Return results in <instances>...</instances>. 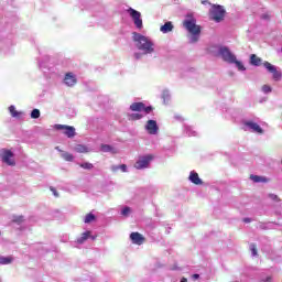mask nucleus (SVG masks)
<instances>
[{
	"label": "nucleus",
	"instance_id": "obj_15",
	"mask_svg": "<svg viewBox=\"0 0 282 282\" xmlns=\"http://www.w3.org/2000/svg\"><path fill=\"white\" fill-rule=\"evenodd\" d=\"M262 63L261 57L257 56V54L250 55V65H253L254 67H259Z\"/></svg>",
	"mask_w": 282,
	"mask_h": 282
},
{
	"label": "nucleus",
	"instance_id": "obj_23",
	"mask_svg": "<svg viewBox=\"0 0 282 282\" xmlns=\"http://www.w3.org/2000/svg\"><path fill=\"white\" fill-rule=\"evenodd\" d=\"M118 170H121L122 171V173H127V165L126 164H121V165H113L112 167H111V171L113 172V173H116V171H118Z\"/></svg>",
	"mask_w": 282,
	"mask_h": 282
},
{
	"label": "nucleus",
	"instance_id": "obj_37",
	"mask_svg": "<svg viewBox=\"0 0 282 282\" xmlns=\"http://www.w3.org/2000/svg\"><path fill=\"white\" fill-rule=\"evenodd\" d=\"M50 191L53 192V195H54L55 197H58V192L56 191V188L50 187Z\"/></svg>",
	"mask_w": 282,
	"mask_h": 282
},
{
	"label": "nucleus",
	"instance_id": "obj_18",
	"mask_svg": "<svg viewBox=\"0 0 282 282\" xmlns=\"http://www.w3.org/2000/svg\"><path fill=\"white\" fill-rule=\"evenodd\" d=\"M101 151L104 153H118V150L109 144H101Z\"/></svg>",
	"mask_w": 282,
	"mask_h": 282
},
{
	"label": "nucleus",
	"instance_id": "obj_38",
	"mask_svg": "<svg viewBox=\"0 0 282 282\" xmlns=\"http://www.w3.org/2000/svg\"><path fill=\"white\" fill-rule=\"evenodd\" d=\"M245 224H250V221H252V219H250V218H243V220H242Z\"/></svg>",
	"mask_w": 282,
	"mask_h": 282
},
{
	"label": "nucleus",
	"instance_id": "obj_22",
	"mask_svg": "<svg viewBox=\"0 0 282 282\" xmlns=\"http://www.w3.org/2000/svg\"><path fill=\"white\" fill-rule=\"evenodd\" d=\"M91 221H96V215L89 213L85 216L84 224H91Z\"/></svg>",
	"mask_w": 282,
	"mask_h": 282
},
{
	"label": "nucleus",
	"instance_id": "obj_14",
	"mask_svg": "<svg viewBox=\"0 0 282 282\" xmlns=\"http://www.w3.org/2000/svg\"><path fill=\"white\" fill-rule=\"evenodd\" d=\"M188 180H189V182H192V184H195L196 186H202V184H204L202 178H199V174H197V172H195V171H192L189 173Z\"/></svg>",
	"mask_w": 282,
	"mask_h": 282
},
{
	"label": "nucleus",
	"instance_id": "obj_29",
	"mask_svg": "<svg viewBox=\"0 0 282 282\" xmlns=\"http://www.w3.org/2000/svg\"><path fill=\"white\" fill-rule=\"evenodd\" d=\"M12 221L13 224H23L25 219L23 218V216H13Z\"/></svg>",
	"mask_w": 282,
	"mask_h": 282
},
{
	"label": "nucleus",
	"instance_id": "obj_12",
	"mask_svg": "<svg viewBox=\"0 0 282 282\" xmlns=\"http://www.w3.org/2000/svg\"><path fill=\"white\" fill-rule=\"evenodd\" d=\"M245 127H248L249 131H252V133H263L261 126L254 121H246Z\"/></svg>",
	"mask_w": 282,
	"mask_h": 282
},
{
	"label": "nucleus",
	"instance_id": "obj_34",
	"mask_svg": "<svg viewBox=\"0 0 282 282\" xmlns=\"http://www.w3.org/2000/svg\"><path fill=\"white\" fill-rule=\"evenodd\" d=\"M262 91L264 94H270V91H272V87L268 86V85H263L262 86Z\"/></svg>",
	"mask_w": 282,
	"mask_h": 282
},
{
	"label": "nucleus",
	"instance_id": "obj_41",
	"mask_svg": "<svg viewBox=\"0 0 282 282\" xmlns=\"http://www.w3.org/2000/svg\"><path fill=\"white\" fill-rule=\"evenodd\" d=\"M134 57H135V58H140V53H135V54H134Z\"/></svg>",
	"mask_w": 282,
	"mask_h": 282
},
{
	"label": "nucleus",
	"instance_id": "obj_6",
	"mask_svg": "<svg viewBox=\"0 0 282 282\" xmlns=\"http://www.w3.org/2000/svg\"><path fill=\"white\" fill-rule=\"evenodd\" d=\"M128 12L134 21L135 28H138V30H142V14L140 13V11H135V9L130 8Z\"/></svg>",
	"mask_w": 282,
	"mask_h": 282
},
{
	"label": "nucleus",
	"instance_id": "obj_35",
	"mask_svg": "<svg viewBox=\"0 0 282 282\" xmlns=\"http://www.w3.org/2000/svg\"><path fill=\"white\" fill-rule=\"evenodd\" d=\"M129 213H131V207H124L121 212V214L127 217V215H129Z\"/></svg>",
	"mask_w": 282,
	"mask_h": 282
},
{
	"label": "nucleus",
	"instance_id": "obj_9",
	"mask_svg": "<svg viewBox=\"0 0 282 282\" xmlns=\"http://www.w3.org/2000/svg\"><path fill=\"white\" fill-rule=\"evenodd\" d=\"M2 162L8 164V166H14L17 164L14 161V153L10 150H2Z\"/></svg>",
	"mask_w": 282,
	"mask_h": 282
},
{
	"label": "nucleus",
	"instance_id": "obj_4",
	"mask_svg": "<svg viewBox=\"0 0 282 282\" xmlns=\"http://www.w3.org/2000/svg\"><path fill=\"white\" fill-rule=\"evenodd\" d=\"M153 158L154 156L152 154L139 158V160L134 164V169H138V171H141L142 169H148Z\"/></svg>",
	"mask_w": 282,
	"mask_h": 282
},
{
	"label": "nucleus",
	"instance_id": "obj_1",
	"mask_svg": "<svg viewBox=\"0 0 282 282\" xmlns=\"http://www.w3.org/2000/svg\"><path fill=\"white\" fill-rule=\"evenodd\" d=\"M132 40L137 43L138 50L144 52V54H153L155 50L153 48V43L151 40L140 33L133 32Z\"/></svg>",
	"mask_w": 282,
	"mask_h": 282
},
{
	"label": "nucleus",
	"instance_id": "obj_30",
	"mask_svg": "<svg viewBox=\"0 0 282 282\" xmlns=\"http://www.w3.org/2000/svg\"><path fill=\"white\" fill-rule=\"evenodd\" d=\"M0 263H2L3 265H8L9 263H12V258H0Z\"/></svg>",
	"mask_w": 282,
	"mask_h": 282
},
{
	"label": "nucleus",
	"instance_id": "obj_13",
	"mask_svg": "<svg viewBox=\"0 0 282 282\" xmlns=\"http://www.w3.org/2000/svg\"><path fill=\"white\" fill-rule=\"evenodd\" d=\"M64 83L67 85V87H74V85L77 83L76 76L73 75V73H66Z\"/></svg>",
	"mask_w": 282,
	"mask_h": 282
},
{
	"label": "nucleus",
	"instance_id": "obj_11",
	"mask_svg": "<svg viewBox=\"0 0 282 282\" xmlns=\"http://www.w3.org/2000/svg\"><path fill=\"white\" fill-rule=\"evenodd\" d=\"M145 129L150 135H155L160 128L158 127V121L155 120H148L145 124Z\"/></svg>",
	"mask_w": 282,
	"mask_h": 282
},
{
	"label": "nucleus",
	"instance_id": "obj_17",
	"mask_svg": "<svg viewBox=\"0 0 282 282\" xmlns=\"http://www.w3.org/2000/svg\"><path fill=\"white\" fill-rule=\"evenodd\" d=\"M144 109V102L139 101V102H133L130 106V111H143Z\"/></svg>",
	"mask_w": 282,
	"mask_h": 282
},
{
	"label": "nucleus",
	"instance_id": "obj_40",
	"mask_svg": "<svg viewBox=\"0 0 282 282\" xmlns=\"http://www.w3.org/2000/svg\"><path fill=\"white\" fill-rule=\"evenodd\" d=\"M193 279H199V274H193Z\"/></svg>",
	"mask_w": 282,
	"mask_h": 282
},
{
	"label": "nucleus",
	"instance_id": "obj_16",
	"mask_svg": "<svg viewBox=\"0 0 282 282\" xmlns=\"http://www.w3.org/2000/svg\"><path fill=\"white\" fill-rule=\"evenodd\" d=\"M160 30L163 34H169V32H173V22H165V24H163Z\"/></svg>",
	"mask_w": 282,
	"mask_h": 282
},
{
	"label": "nucleus",
	"instance_id": "obj_42",
	"mask_svg": "<svg viewBox=\"0 0 282 282\" xmlns=\"http://www.w3.org/2000/svg\"><path fill=\"white\" fill-rule=\"evenodd\" d=\"M96 237H97V236H93V237H91L93 241H95Z\"/></svg>",
	"mask_w": 282,
	"mask_h": 282
},
{
	"label": "nucleus",
	"instance_id": "obj_27",
	"mask_svg": "<svg viewBox=\"0 0 282 282\" xmlns=\"http://www.w3.org/2000/svg\"><path fill=\"white\" fill-rule=\"evenodd\" d=\"M234 63L236 64V67H238L239 72H246V66H243V63L237 61V58Z\"/></svg>",
	"mask_w": 282,
	"mask_h": 282
},
{
	"label": "nucleus",
	"instance_id": "obj_26",
	"mask_svg": "<svg viewBox=\"0 0 282 282\" xmlns=\"http://www.w3.org/2000/svg\"><path fill=\"white\" fill-rule=\"evenodd\" d=\"M31 118H33V120H36V119L41 118V110L33 109L32 112H31Z\"/></svg>",
	"mask_w": 282,
	"mask_h": 282
},
{
	"label": "nucleus",
	"instance_id": "obj_24",
	"mask_svg": "<svg viewBox=\"0 0 282 282\" xmlns=\"http://www.w3.org/2000/svg\"><path fill=\"white\" fill-rule=\"evenodd\" d=\"M250 178L256 182V183H259V182H268V178L263 177V176H259V175H251Z\"/></svg>",
	"mask_w": 282,
	"mask_h": 282
},
{
	"label": "nucleus",
	"instance_id": "obj_10",
	"mask_svg": "<svg viewBox=\"0 0 282 282\" xmlns=\"http://www.w3.org/2000/svg\"><path fill=\"white\" fill-rule=\"evenodd\" d=\"M130 239L132 241V243H134L135 246H142V243H144V241H147V238H144V236H142V234L134 231L130 234Z\"/></svg>",
	"mask_w": 282,
	"mask_h": 282
},
{
	"label": "nucleus",
	"instance_id": "obj_19",
	"mask_svg": "<svg viewBox=\"0 0 282 282\" xmlns=\"http://www.w3.org/2000/svg\"><path fill=\"white\" fill-rule=\"evenodd\" d=\"M89 237H91V231L82 234V237L77 239V243H85Z\"/></svg>",
	"mask_w": 282,
	"mask_h": 282
},
{
	"label": "nucleus",
	"instance_id": "obj_5",
	"mask_svg": "<svg viewBox=\"0 0 282 282\" xmlns=\"http://www.w3.org/2000/svg\"><path fill=\"white\" fill-rule=\"evenodd\" d=\"M219 54L225 63L234 64L235 59L237 58V56H235V54H232L228 47H221L219 50Z\"/></svg>",
	"mask_w": 282,
	"mask_h": 282
},
{
	"label": "nucleus",
	"instance_id": "obj_20",
	"mask_svg": "<svg viewBox=\"0 0 282 282\" xmlns=\"http://www.w3.org/2000/svg\"><path fill=\"white\" fill-rule=\"evenodd\" d=\"M75 151L77 153H89V148H87L84 144H77L76 148H75Z\"/></svg>",
	"mask_w": 282,
	"mask_h": 282
},
{
	"label": "nucleus",
	"instance_id": "obj_32",
	"mask_svg": "<svg viewBox=\"0 0 282 282\" xmlns=\"http://www.w3.org/2000/svg\"><path fill=\"white\" fill-rule=\"evenodd\" d=\"M250 250L253 257H257L259 254L258 250H257V245L251 243L250 245Z\"/></svg>",
	"mask_w": 282,
	"mask_h": 282
},
{
	"label": "nucleus",
	"instance_id": "obj_39",
	"mask_svg": "<svg viewBox=\"0 0 282 282\" xmlns=\"http://www.w3.org/2000/svg\"><path fill=\"white\" fill-rule=\"evenodd\" d=\"M264 282H272V276H267L264 280H262Z\"/></svg>",
	"mask_w": 282,
	"mask_h": 282
},
{
	"label": "nucleus",
	"instance_id": "obj_33",
	"mask_svg": "<svg viewBox=\"0 0 282 282\" xmlns=\"http://www.w3.org/2000/svg\"><path fill=\"white\" fill-rule=\"evenodd\" d=\"M269 197L272 202H281V198L276 194H269Z\"/></svg>",
	"mask_w": 282,
	"mask_h": 282
},
{
	"label": "nucleus",
	"instance_id": "obj_31",
	"mask_svg": "<svg viewBox=\"0 0 282 282\" xmlns=\"http://www.w3.org/2000/svg\"><path fill=\"white\" fill-rule=\"evenodd\" d=\"M130 120H142L143 116L140 113H132L129 116Z\"/></svg>",
	"mask_w": 282,
	"mask_h": 282
},
{
	"label": "nucleus",
	"instance_id": "obj_8",
	"mask_svg": "<svg viewBox=\"0 0 282 282\" xmlns=\"http://www.w3.org/2000/svg\"><path fill=\"white\" fill-rule=\"evenodd\" d=\"M55 129H57V131H62V133L67 135V138H74V135H76V128L72 126L56 124Z\"/></svg>",
	"mask_w": 282,
	"mask_h": 282
},
{
	"label": "nucleus",
	"instance_id": "obj_7",
	"mask_svg": "<svg viewBox=\"0 0 282 282\" xmlns=\"http://www.w3.org/2000/svg\"><path fill=\"white\" fill-rule=\"evenodd\" d=\"M263 67H265V69L272 74L273 76V80H281L282 78V74L279 69H276V66L272 65L270 62H264L263 63Z\"/></svg>",
	"mask_w": 282,
	"mask_h": 282
},
{
	"label": "nucleus",
	"instance_id": "obj_25",
	"mask_svg": "<svg viewBox=\"0 0 282 282\" xmlns=\"http://www.w3.org/2000/svg\"><path fill=\"white\" fill-rule=\"evenodd\" d=\"M9 111L12 118H19V116H21V112L17 111V108L14 106H10Z\"/></svg>",
	"mask_w": 282,
	"mask_h": 282
},
{
	"label": "nucleus",
	"instance_id": "obj_36",
	"mask_svg": "<svg viewBox=\"0 0 282 282\" xmlns=\"http://www.w3.org/2000/svg\"><path fill=\"white\" fill-rule=\"evenodd\" d=\"M143 111L145 112V113H151V111H153V107L152 106H144V108H143Z\"/></svg>",
	"mask_w": 282,
	"mask_h": 282
},
{
	"label": "nucleus",
	"instance_id": "obj_28",
	"mask_svg": "<svg viewBox=\"0 0 282 282\" xmlns=\"http://www.w3.org/2000/svg\"><path fill=\"white\" fill-rule=\"evenodd\" d=\"M80 169H85L86 171H91V169H94V164L91 163H82L79 164Z\"/></svg>",
	"mask_w": 282,
	"mask_h": 282
},
{
	"label": "nucleus",
	"instance_id": "obj_3",
	"mask_svg": "<svg viewBox=\"0 0 282 282\" xmlns=\"http://www.w3.org/2000/svg\"><path fill=\"white\" fill-rule=\"evenodd\" d=\"M209 17L212 21L216 23H221L224 17H226V10L221 6H214L210 10Z\"/></svg>",
	"mask_w": 282,
	"mask_h": 282
},
{
	"label": "nucleus",
	"instance_id": "obj_2",
	"mask_svg": "<svg viewBox=\"0 0 282 282\" xmlns=\"http://www.w3.org/2000/svg\"><path fill=\"white\" fill-rule=\"evenodd\" d=\"M184 28L192 34V43L199 41V34H202V26L196 25L195 20H185L183 22Z\"/></svg>",
	"mask_w": 282,
	"mask_h": 282
},
{
	"label": "nucleus",
	"instance_id": "obj_21",
	"mask_svg": "<svg viewBox=\"0 0 282 282\" xmlns=\"http://www.w3.org/2000/svg\"><path fill=\"white\" fill-rule=\"evenodd\" d=\"M61 156L66 162H74V155L72 153H69V152H62Z\"/></svg>",
	"mask_w": 282,
	"mask_h": 282
}]
</instances>
